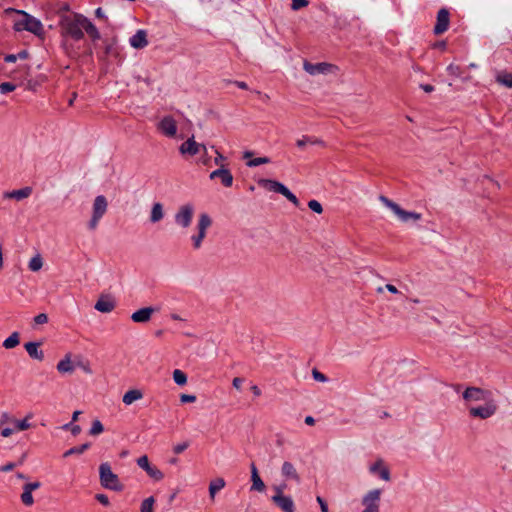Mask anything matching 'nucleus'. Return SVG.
<instances>
[{
	"mask_svg": "<svg viewBox=\"0 0 512 512\" xmlns=\"http://www.w3.org/2000/svg\"><path fill=\"white\" fill-rule=\"evenodd\" d=\"M395 214L400 218L403 222H408L409 220L418 221L421 219L422 215L417 212H410L402 209L399 205L395 206Z\"/></svg>",
	"mask_w": 512,
	"mask_h": 512,
	"instance_id": "25",
	"label": "nucleus"
},
{
	"mask_svg": "<svg viewBox=\"0 0 512 512\" xmlns=\"http://www.w3.org/2000/svg\"><path fill=\"white\" fill-rule=\"evenodd\" d=\"M200 148L206 152L205 145L197 143L192 136L180 145L179 151L182 155L194 156L200 152Z\"/></svg>",
	"mask_w": 512,
	"mask_h": 512,
	"instance_id": "14",
	"label": "nucleus"
},
{
	"mask_svg": "<svg viewBox=\"0 0 512 512\" xmlns=\"http://www.w3.org/2000/svg\"><path fill=\"white\" fill-rule=\"evenodd\" d=\"M31 194H32V188L29 186H26V187L18 189V190L6 192L4 194V197L16 199L17 201H21L25 198H28Z\"/></svg>",
	"mask_w": 512,
	"mask_h": 512,
	"instance_id": "26",
	"label": "nucleus"
},
{
	"mask_svg": "<svg viewBox=\"0 0 512 512\" xmlns=\"http://www.w3.org/2000/svg\"><path fill=\"white\" fill-rule=\"evenodd\" d=\"M333 66L329 63H316L312 64L308 61H304L303 68L304 70L309 73L310 75H316V74H325L330 72L331 68Z\"/></svg>",
	"mask_w": 512,
	"mask_h": 512,
	"instance_id": "17",
	"label": "nucleus"
},
{
	"mask_svg": "<svg viewBox=\"0 0 512 512\" xmlns=\"http://www.w3.org/2000/svg\"><path fill=\"white\" fill-rule=\"evenodd\" d=\"M99 480L103 488L121 492L124 485L120 482L119 477L115 474L108 462L101 463L99 466Z\"/></svg>",
	"mask_w": 512,
	"mask_h": 512,
	"instance_id": "2",
	"label": "nucleus"
},
{
	"mask_svg": "<svg viewBox=\"0 0 512 512\" xmlns=\"http://www.w3.org/2000/svg\"><path fill=\"white\" fill-rule=\"evenodd\" d=\"M15 468V464L10 462V463H7L6 465L4 466H1L0 467V471L2 472H8V471H12L13 469Z\"/></svg>",
	"mask_w": 512,
	"mask_h": 512,
	"instance_id": "58",
	"label": "nucleus"
},
{
	"mask_svg": "<svg viewBox=\"0 0 512 512\" xmlns=\"http://www.w3.org/2000/svg\"><path fill=\"white\" fill-rule=\"evenodd\" d=\"M450 25V12L447 8H441L437 13L436 24L433 29L435 35L446 32Z\"/></svg>",
	"mask_w": 512,
	"mask_h": 512,
	"instance_id": "9",
	"label": "nucleus"
},
{
	"mask_svg": "<svg viewBox=\"0 0 512 512\" xmlns=\"http://www.w3.org/2000/svg\"><path fill=\"white\" fill-rule=\"evenodd\" d=\"M81 432V427L79 425H73L71 427V433L73 436H77Z\"/></svg>",
	"mask_w": 512,
	"mask_h": 512,
	"instance_id": "62",
	"label": "nucleus"
},
{
	"mask_svg": "<svg viewBox=\"0 0 512 512\" xmlns=\"http://www.w3.org/2000/svg\"><path fill=\"white\" fill-rule=\"evenodd\" d=\"M21 501L25 506H31L34 503L32 492L23 486V493L21 494Z\"/></svg>",
	"mask_w": 512,
	"mask_h": 512,
	"instance_id": "41",
	"label": "nucleus"
},
{
	"mask_svg": "<svg viewBox=\"0 0 512 512\" xmlns=\"http://www.w3.org/2000/svg\"><path fill=\"white\" fill-rule=\"evenodd\" d=\"M312 376L316 381L319 382H326L328 380L327 377L316 368L312 370Z\"/></svg>",
	"mask_w": 512,
	"mask_h": 512,
	"instance_id": "47",
	"label": "nucleus"
},
{
	"mask_svg": "<svg viewBox=\"0 0 512 512\" xmlns=\"http://www.w3.org/2000/svg\"><path fill=\"white\" fill-rule=\"evenodd\" d=\"M41 343L39 342H27L24 347L28 353V355L32 359H36L42 361L44 359V353L39 349Z\"/></svg>",
	"mask_w": 512,
	"mask_h": 512,
	"instance_id": "24",
	"label": "nucleus"
},
{
	"mask_svg": "<svg viewBox=\"0 0 512 512\" xmlns=\"http://www.w3.org/2000/svg\"><path fill=\"white\" fill-rule=\"evenodd\" d=\"M308 5L307 0H292V9L293 10H299L303 7H306Z\"/></svg>",
	"mask_w": 512,
	"mask_h": 512,
	"instance_id": "48",
	"label": "nucleus"
},
{
	"mask_svg": "<svg viewBox=\"0 0 512 512\" xmlns=\"http://www.w3.org/2000/svg\"><path fill=\"white\" fill-rule=\"evenodd\" d=\"M381 493V489L369 491L362 499V503L365 506V509L362 512H379Z\"/></svg>",
	"mask_w": 512,
	"mask_h": 512,
	"instance_id": "7",
	"label": "nucleus"
},
{
	"mask_svg": "<svg viewBox=\"0 0 512 512\" xmlns=\"http://www.w3.org/2000/svg\"><path fill=\"white\" fill-rule=\"evenodd\" d=\"M84 15L73 13L60 17L59 27L63 37H70L74 41H80L84 38L83 21Z\"/></svg>",
	"mask_w": 512,
	"mask_h": 512,
	"instance_id": "1",
	"label": "nucleus"
},
{
	"mask_svg": "<svg viewBox=\"0 0 512 512\" xmlns=\"http://www.w3.org/2000/svg\"><path fill=\"white\" fill-rule=\"evenodd\" d=\"M104 431V426L100 420L96 419L92 423V427L89 430V434L96 436Z\"/></svg>",
	"mask_w": 512,
	"mask_h": 512,
	"instance_id": "42",
	"label": "nucleus"
},
{
	"mask_svg": "<svg viewBox=\"0 0 512 512\" xmlns=\"http://www.w3.org/2000/svg\"><path fill=\"white\" fill-rule=\"evenodd\" d=\"M287 488V485L285 483L274 486L275 494L279 493V490H281V495H284V490Z\"/></svg>",
	"mask_w": 512,
	"mask_h": 512,
	"instance_id": "59",
	"label": "nucleus"
},
{
	"mask_svg": "<svg viewBox=\"0 0 512 512\" xmlns=\"http://www.w3.org/2000/svg\"><path fill=\"white\" fill-rule=\"evenodd\" d=\"M95 15L97 18L107 20V17L104 15L103 10L100 7L95 10Z\"/></svg>",
	"mask_w": 512,
	"mask_h": 512,
	"instance_id": "61",
	"label": "nucleus"
},
{
	"mask_svg": "<svg viewBox=\"0 0 512 512\" xmlns=\"http://www.w3.org/2000/svg\"><path fill=\"white\" fill-rule=\"evenodd\" d=\"M212 220L207 213H202L199 216L197 225L198 233L192 236L193 246L195 249L201 247L202 241L206 236V230L211 226Z\"/></svg>",
	"mask_w": 512,
	"mask_h": 512,
	"instance_id": "5",
	"label": "nucleus"
},
{
	"mask_svg": "<svg viewBox=\"0 0 512 512\" xmlns=\"http://www.w3.org/2000/svg\"><path fill=\"white\" fill-rule=\"evenodd\" d=\"M94 308L102 313H109L115 308V301L110 296H101Z\"/></svg>",
	"mask_w": 512,
	"mask_h": 512,
	"instance_id": "21",
	"label": "nucleus"
},
{
	"mask_svg": "<svg viewBox=\"0 0 512 512\" xmlns=\"http://www.w3.org/2000/svg\"><path fill=\"white\" fill-rule=\"evenodd\" d=\"M226 160V157L223 156V154H221L219 151L216 150V157L214 159V162L216 165H219L221 167V165H224L223 162Z\"/></svg>",
	"mask_w": 512,
	"mask_h": 512,
	"instance_id": "56",
	"label": "nucleus"
},
{
	"mask_svg": "<svg viewBox=\"0 0 512 512\" xmlns=\"http://www.w3.org/2000/svg\"><path fill=\"white\" fill-rule=\"evenodd\" d=\"M497 411V404L496 402L490 398L485 401L484 406H478V407H471L469 409V414L472 417H477L480 419H487L491 416H493Z\"/></svg>",
	"mask_w": 512,
	"mask_h": 512,
	"instance_id": "6",
	"label": "nucleus"
},
{
	"mask_svg": "<svg viewBox=\"0 0 512 512\" xmlns=\"http://www.w3.org/2000/svg\"><path fill=\"white\" fill-rule=\"evenodd\" d=\"M285 197L290 202H292L296 207H299L300 202H299L298 198L291 191H289Z\"/></svg>",
	"mask_w": 512,
	"mask_h": 512,
	"instance_id": "54",
	"label": "nucleus"
},
{
	"mask_svg": "<svg viewBox=\"0 0 512 512\" xmlns=\"http://www.w3.org/2000/svg\"><path fill=\"white\" fill-rule=\"evenodd\" d=\"M33 417L32 413H29L22 420H15V426L18 431H24L31 427V424L28 422L29 419Z\"/></svg>",
	"mask_w": 512,
	"mask_h": 512,
	"instance_id": "38",
	"label": "nucleus"
},
{
	"mask_svg": "<svg viewBox=\"0 0 512 512\" xmlns=\"http://www.w3.org/2000/svg\"><path fill=\"white\" fill-rule=\"evenodd\" d=\"M258 185L267 189L268 191L279 193V194L283 195L284 197L290 191L284 184H282L276 180H271V179H260L258 181Z\"/></svg>",
	"mask_w": 512,
	"mask_h": 512,
	"instance_id": "16",
	"label": "nucleus"
},
{
	"mask_svg": "<svg viewBox=\"0 0 512 512\" xmlns=\"http://www.w3.org/2000/svg\"><path fill=\"white\" fill-rule=\"evenodd\" d=\"M108 202L105 196L98 195L93 202L92 217L88 223L90 230H95L98 226L100 219L106 213Z\"/></svg>",
	"mask_w": 512,
	"mask_h": 512,
	"instance_id": "4",
	"label": "nucleus"
},
{
	"mask_svg": "<svg viewBox=\"0 0 512 512\" xmlns=\"http://www.w3.org/2000/svg\"><path fill=\"white\" fill-rule=\"evenodd\" d=\"M234 84L240 88V89H243V90H247L248 89V85L246 82H243V81H234Z\"/></svg>",
	"mask_w": 512,
	"mask_h": 512,
	"instance_id": "64",
	"label": "nucleus"
},
{
	"mask_svg": "<svg viewBox=\"0 0 512 512\" xmlns=\"http://www.w3.org/2000/svg\"><path fill=\"white\" fill-rule=\"evenodd\" d=\"M42 266L43 259L40 254H36L34 257H32L28 264L29 269L33 272L39 271L42 268Z\"/></svg>",
	"mask_w": 512,
	"mask_h": 512,
	"instance_id": "37",
	"label": "nucleus"
},
{
	"mask_svg": "<svg viewBox=\"0 0 512 512\" xmlns=\"http://www.w3.org/2000/svg\"><path fill=\"white\" fill-rule=\"evenodd\" d=\"M34 322L36 324H45L48 322V316L45 313H40L34 317Z\"/></svg>",
	"mask_w": 512,
	"mask_h": 512,
	"instance_id": "51",
	"label": "nucleus"
},
{
	"mask_svg": "<svg viewBox=\"0 0 512 512\" xmlns=\"http://www.w3.org/2000/svg\"><path fill=\"white\" fill-rule=\"evenodd\" d=\"M420 87L426 92V93H430L432 91H434V86H432L431 84H421Z\"/></svg>",
	"mask_w": 512,
	"mask_h": 512,
	"instance_id": "60",
	"label": "nucleus"
},
{
	"mask_svg": "<svg viewBox=\"0 0 512 512\" xmlns=\"http://www.w3.org/2000/svg\"><path fill=\"white\" fill-rule=\"evenodd\" d=\"M154 503L155 499L153 496L144 499L141 503L140 512H153Z\"/></svg>",
	"mask_w": 512,
	"mask_h": 512,
	"instance_id": "40",
	"label": "nucleus"
},
{
	"mask_svg": "<svg viewBox=\"0 0 512 512\" xmlns=\"http://www.w3.org/2000/svg\"><path fill=\"white\" fill-rule=\"evenodd\" d=\"M164 217L163 205L159 202L154 203L151 209L150 221L152 223H157L161 221Z\"/></svg>",
	"mask_w": 512,
	"mask_h": 512,
	"instance_id": "33",
	"label": "nucleus"
},
{
	"mask_svg": "<svg viewBox=\"0 0 512 512\" xmlns=\"http://www.w3.org/2000/svg\"><path fill=\"white\" fill-rule=\"evenodd\" d=\"M137 465L145 470L148 476L155 481H160L164 478L162 471H160L156 466L151 465L146 455L137 459Z\"/></svg>",
	"mask_w": 512,
	"mask_h": 512,
	"instance_id": "10",
	"label": "nucleus"
},
{
	"mask_svg": "<svg viewBox=\"0 0 512 512\" xmlns=\"http://www.w3.org/2000/svg\"><path fill=\"white\" fill-rule=\"evenodd\" d=\"M226 485L225 480L222 477H218L213 479L209 484V496L211 500L215 499V495L217 492L222 490Z\"/></svg>",
	"mask_w": 512,
	"mask_h": 512,
	"instance_id": "31",
	"label": "nucleus"
},
{
	"mask_svg": "<svg viewBox=\"0 0 512 512\" xmlns=\"http://www.w3.org/2000/svg\"><path fill=\"white\" fill-rule=\"evenodd\" d=\"M380 200L388 207L390 208L393 212H395V206H398L397 203L393 202L392 200L388 199L387 197L385 196H380Z\"/></svg>",
	"mask_w": 512,
	"mask_h": 512,
	"instance_id": "50",
	"label": "nucleus"
},
{
	"mask_svg": "<svg viewBox=\"0 0 512 512\" xmlns=\"http://www.w3.org/2000/svg\"><path fill=\"white\" fill-rule=\"evenodd\" d=\"M158 130L167 137H174L177 133V124L172 116H165L158 123Z\"/></svg>",
	"mask_w": 512,
	"mask_h": 512,
	"instance_id": "15",
	"label": "nucleus"
},
{
	"mask_svg": "<svg viewBox=\"0 0 512 512\" xmlns=\"http://www.w3.org/2000/svg\"><path fill=\"white\" fill-rule=\"evenodd\" d=\"M281 474L286 480H292L295 481L296 483H300L301 481L300 475L298 474L295 466L291 462L285 461L282 464Z\"/></svg>",
	"mask_w": 512,
	"mask_h": 512,
	"instance_id": "18",
	"label": "nucleus"
},
{
	"mask_svg": "<svg viewBox=\"0 0 512 512\" xmlns=\"http://www.w3.org/2000/svg\"><path fill=\"white\" fill-rule=\"evenodd\" d=\"M189 442L188 441H184L182 443H178L176 444L174 447H173V452L175 454H180L182 452H184L188 447H189Z\"/></svg>",
	"mask_w": 512,
	"mask_h": 512,
	"instance_id": "46",
	"label": "nucleus"
},
{
	"mask_svg": "<svg viewBox=\"0 0 512 512\" xmlns=\"http://www.w3.org/2000/svg\"><path fill=\"white\" fill-rule=\"evenodd\" d=\"M155 309L153 307H144L135 311L131 315V319L136 323H146L151 319Z\"/></svg>",
	"mask_w": 512,
	"mask_h": 512,
	"instance_id": "19",
	"label": "nucleus"
},
{
	"mask_svg": "<svg viewBox=\"0 0 512 512\" xmlns=\"http://www.w3.org/2000/svg\"><path fill=\"white\" fill-rule=\"evenodd\" d=\"M16 88V85H14L13 83L11 82H3L0 84V92L2 94H6V93H9V92H12L14 91Z\"/></svg>",
	"mask_w": 512,
	"mask_h": 512,
	"instance_id": "45",
	"label": "nucleus"
},
{
	"mask_svg": "<svg viewBox=\"0 0 512 512\" xmlns=\"http://www.w3.org/2000/svg\"><path fill=\"white\" fill-rule=\"evenodd\" d=\"M96 500L101 503L103 506H109L110 505V501H109V498L107 495L105 494H96L95 496Z\"/></svg>",
	"mask_w": 512,
	"mask_h": 512,
	"instance_id": "49",
	"label": "nucleus"
},
{
	"mask_svg": "<svg viewBox=\"0 0 512 512\" xmlns=\"http://www.w3.org/2000/svg\"><path fill=\"white\" fill-rule=\"evenodd\" d=\"M306 145H319L325 147V142L320 138L314 136L304 135L301 139L296 141V146L300 149H304Z\"/></svg>",
	"mask_w": 512,
	"mask_h": 512,
	"instance_id": "27",
	"label": "nucleus"
},
{
	"mask_svg": "<svg viewBox=\"0 0 512 512\" xmlns=\"http://www.w3.org/2000/svg\"><path fill=\"white\" fill-rule=\"evenodd\" d=\"M268 163H270V158H268V157H258V158H254V159L249 160L246 164L249 167H256V166H259V165H262V164H268Z\"/></svg>",
	"mask_w": 512,
	"mask_h": 512,
	"instance_id": "43",
	"label": "nucleus"
},
{
	"mask_svg": "<svg viewBox=\"0 0 512 512\" xmlns=\"http://www.w3.org/2000/svg\"><path fill=\"white\" fill-rule=\"evenodd\" d=\"M250 468H251V481H252L251 490H255L258 492L264 491L265 484L262 481L261 477L259 476V473H258L255 463H251Z\"/></svg>",
	"mask_w": 512,
	"mask_h": 512,
	"instance_id": "23",
	"label": "nucleus"
},
{
	"mask_svg": "<svg viewBox=\"0 0 512 512\" xmlns=\"http://www.w3.org/2000/svg\"><path fill=\"white\" fill-rule=\"evenodd\" d=\"M130 45L135 49H142L148 45L147 32L138 30L131 38Z\"/></svg>",
	"mask_w": 512,
	"mask_h": 512,
	"instance_id": "22",
	"label": "nucleus"
},
{
	"mask_svg": "<svg viewBox=\"0 0 512 512\" xmlns=\"http://www.w3.org/2000/svg\"><path fill=\"white\" fill-rule=\"evenodd\" d=\"M22 18L14 23V29L16 31L26 30L33 33L36 36H41L44 33L43 25L40 20L27 14L24 11H19Z\"/></svg>",
	"mask_w": 512,
	"mask_h": 512,
	"instance_id": "3",
	"label": "nucleus"
},
{
	"mask_svg": "<svg viewBox=\"0 0 512 512\" xmlns=\"http://www.w3.org/2000/svg\"><path fill=\"white\" fill-rule=\"evenodd\" d=\"M180 401L182 403H193L196 401V396L195 395H190V394H182L180 396Z\"/></svg>",
	"mask_w": 512,
	"mask_h": 512,
	"instance_id": "52",
	"label": "nucleus"
},
{
	"mask_svg": "<svg viewBox=\"0 0 512 512\" xmlns=\"http://www.w3.org/2000/svg\"><path fill=\"white\" fill-rule=\"evenodd\" d=\"M194 214V208L191 204L182 205L175 214V222L183 227L187 228L192 222Z\"/></svg>",
	"mask_w": 512,
	"mask_h": 512,
	"instance_id": "8",
	"label": "nucleus"
},
{
	"mask_svg": "<svg viewBox=\"0 0 512 512\" xmlns=\"http://www.w3.org/2000/svg\"><path fill=\"white\" fill-rule=\"evenodd\" d=\"M211 180L216 178L220 179L222 185L226 188H229L233 184V175L225 165H221L218 169L212 171L209 175Z\"/></svg>",
	"mask_w": 512,
	"mask_h": 512,
	"instance_id": "12",
	"label": "nucleus"
},
{
	"mask_svg": "<svg viewBox=\"0 0 512 512\" xmlns=\"http://www.w3.org/2000/svg\"><path fill=\"white\" fill-rule=\"evenodd\" d=\"M316 500H317L318 504L320 505L321 512H329L328 505L322 497L317 496Z\"/></svg>",
	"mask_w": 512,
	"mask_h": 512,
	"instance_id": "53",
	"label": "nucleus"
},
{
	"mask_svg": "<svg viewBox=\"0 0 512 512\" xmlns=\"http://www.w3.org/2000/svg\"><path fill=\"white\" fill-rule=\"evenodd\" d=\"M466 401H486L491 398V392L478 387H468L463 392Z\"/></svg>",
	"mask_w": 512,
	"mask_h": 512,
	"instance_id": "11",
	"label": "nucleus"
},
{
	"mask_svg": "<svg viewBox=\"0 0 512 512\" xmlns=\"http://www.w3.org/2000/svg\"><path fill=\"white\" fill-rule=\"evenodd\" d=\"M143 398V392L140 389H131L128 390L122 398V401L125 405H131L137 400Z\"/></svg>",
	"mask_w": 512,
	"mask_h": 512,
	"instance_id": "30",
	"label": "nucleus"
},
{
	"mask_svg": "<svg viewBox=\"0 0 512 512\" xmlns=\"http://www.w3.org/2000/svg\"><path fill=\"white\" fill-rule=\"evenodd\" d=\"M20 343V335L18 332H13L8 338H6L3 342V347L6 349L15 348Z\"/></svg>",
	"mask_w": 512,
	"mask_h": 512,
	"instance_id": "34",
	"label": "nucleus"
},
{
	"mask_svg": "<svg viewBox=\"0 0 512 512\" xmlns=\"http://www.w3.org/2000/svg\"><path fill=\"white\" fill-rule=\"evenodd\" d=\"M83 21V30L88 34V36L93 40H99L101 38L100 32L96 28V26L84 16Z\"/></svg>",
	"mask_w": 512,
	"mask_h": 512,
	"instance_id": "29",
	"label": "nucleus"
},
{
	"mask_svg": "<svg viewBox=\"0 0 512 512\" xmlns=\"http://www.w3.org/2000/svg\"><path fill=\"white\" fill-rule=\"evenodd\" d=\"M243 383V379L242 378H239V377H235L232 381V385L235 389L237 390H240L241 389V385Z\"/></svg>",
	"mask_w": 512,
	"mask_h": 512,
	"instance_id": "57",
	"label": "nucleus"
},
{
	"mask_svg": "<svg viewBox=\"0 0 512 512\" xmlns=\"http://www.w3.org/2000/svg\"><path fill=\"white\" fill-rule=\"evenodd\" d=\"M83 21V30L88 34V36L93 40H99L101 38L100 32L96 28V26L84 16Z\"/></svg>",
	"mask_w": 512,
	"mask_h": 512,
	"instance_id": "28",
	"label": "nucleus"
},
{
	"mask_svg": "<svg viewBox=\"0 0 512 512\" xmlns=\"http://www.w3.org/2000/svg\"><path fill=\"white\" fill-rule=\"evenodd\" d=\"M17 59L18 58L16 54H8L4 58L5 62H15Z\"/></svg>",
	"mask_w": 512,
	"mask_h": 512,
	"instance_id": "63",
	"label": "nucleus"
},
{
	"mask_svg": "<svg viewBox=\"0 0 512 512\" xmlns=\"http://www.w3.org/2000/svg\"><path fill=\"white\" fill-rule=\"evenodd\" d=\"M90 448V443H84L80 446H75L64 452L63 457H69L72 455H80Z\"/></svg>",
	"mask_w": 512,
	"mask_h": 512,
	"instance_id": "35",
	"label": "nucleus"
},
{
	"mask_svg": "<svg viewBox=\"0 0 512 512\" xmlns=\"http://www.w3.org/2000/svg\"><path fill=\"white\" fill-rule=\"evenodd\" d=\"M496 81L507 88H512V73H498L496 76Z\"/></svg>",
	"mask_w": 512,
	"mask_h": 512,
	"instance_id": "36",
	"label": "nucleus"
},
{
	"mask_svg": "<svg viewBox=\"0 0 512 512\" xmlns=\"http://www.w3.org/2000/svg\"><path fill=\"white\" fill-rule=\"evenodd\" d=\"M272 502L280 508L283 512H294L295 505L290 496L281 495V490L271 498Z\"/></svg>",
	"mask_w": 512,
	"mask_h": 512,
	"instance_id": "13",
	"label": "nucleus"
},
{
	"mask_svg": "<svg viewBox=\"0 0 512 512\" xmlns=\"http://www.w3.org/2000/svg\"><path fill=\"white\" fill-rule=\"evenodd\" d=\"M173 380L177 385L183 386L187 383V375L179 369L173 371Z\"/></svg>",
	"mask_w": 512,
	"mask_h": 512,
	"instance_id": "39",
	"label": "nucleus"
},
{
	"mask_svg": "<svg viewBox=\"0 0 512 512\" xmlns=\"http://www.w3.org/2000/svg\"><path fill=\"white\" fill-rule=\"evenodd\" d=\"M308 207L317 214H321L323 212V207L317 200H310L308 202Z\"/></svg>",
	"mask_w": 512,
	"mask_h": 512,
	"instance_id": "44",
	"label": "nucleus"
},
{
	"mask_svg": "<svg viewBox=\"0 0 512 512\" xmlns=\"http://www.w3.org/2000/svg\"><path fill=\"white\" fill-rule=\"evenodd\" d=\"M57 370L59 373H72L74 371V365L71 361L70 354L60 360L57 364Z\"/></svg>",
	"mask_w": 512,
	"mask_h": 512,
	"instance_id": "32",
	"label": "nucleus"
},
{
	"mask_svg": "<svg viewBox=\"0 0 512 512\" xmlns=\"http://www.w3.org/2000/svg\"><path fill=\"white\" fill-rule=\"evenodd\" d=\"M369 470L373 474H378L379 477L385 481L390 480V471L388 467L384 465L382 459H378L374 464H372Z\"/></svg>",
	"mask_w": 512,
	"mask_h": 512,
	"instance_id": "20",
	"label": "nucleus"
},
{
	"mask_svg": "<svg viewBox=\"0 0 512 512\" xmlns=\"http://www.w3.org/2000/svg\"><path fill=\"white\" fill-rule=\"evenodd\" d=\"M41 486L39 481L29 482L24 485L25 488L29 489V491L33 492Z\"/></svg>",
	"mask_w": 512,
	"mask_h": 512,
	"instance_id": "55",
	"label": "nucleus"
}]
</instances>
